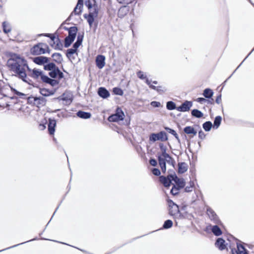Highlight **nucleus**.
Segmentation results:
<instances>
[{"label": "nucleus", "mask_w": 254, "mask_h": 254, "mask_svg": "<svg viewBox=\"0 0 254 254\" xmlns=\"http://www.w3.org/2000/svg\"><path fill=\"white\" fill-rule=\"evenodd\" d=\"M130 10V7L128 4H124L121 6L118 11V16L119 18H122L124 17Z\"/></svg>", "instance_id": "nucleus-22"}, {"label": "nucleus", "mask_w": 254, "mask_h": 254, "mask_svg": "<svg viewBox=\"0 0 254 254\" xmlns=\"http://www.w3.org/2000/svg\"><path fill=\"white\" fill-rule=\"evenodd\" d=\"M106 57L102 54L98 55L95 59L96 66L100 69H102L105 65Z\"/></svg>", "instance_id": "nucleus-19"}, {"label": "nucleus", "mask_w": 254, "mask_h": 254, "mask_svg": "<svg viewBox=\"0 0 254 254\" xmlns=\"http://www.w3.org/2000/svg\"><path fill=\"white\" fill-rule=\"evenodd\" d=\"M112 93L113 95L123 96L124 95V90L120 87L116 86L113 88L112 90Z\"/></svg>", "instance_id": "nucleus-50"}, {"label": "nucleus", "mask_w": 254, "mask_h": 254, "mask_svg": "<svg viewBox=\"0 0 254 254\" xmlns=\"http://www.w3.org/2000/svg\"><path fill=\"white\" fill-rule=\"evenodd\" d=\"M169 135L165 130H161L158 132L151 133L149 135L148 143L152 144L157 141L162 142L167 141Z\"/></svg>", "instance_id": "nucleus-5"}, {"label": "nucleus", "mask_w": 254, "mask_h": 254, "mask_svg": "<svg viewBox=\"0 0 254 254\" xmlns=\"http://www.w3.org/2000/svg\"><path fill=\"white\" fill-rule=\"evenodd\" d=\"M39 240V238H38V237H35V238H34L33 239H32L31 240L27 241L18 244H16V245H13V246H10L9 247L6 248L5 249H2L1 250H0V253L1 252H3V251H6L7 250H9V249H10L16 247H17L18 246L23 245L24 244H25V243H28V242H30L36 241V240Z\"/></svg>", "instance_id": "nucleus-51"}, {"label": "nucleus", "mask_w": 254, "mask_h": 254, "mask_svg": "<svg viewBox=\"0 0 254 254\" xmlns=\"http://www.w3.org/2000/svg\"><path fill=\"white\" fill-rule=\"evenodd\" d=\"M191 116L197 119H200L203 117L204 114L197 109H193L191 110Z\"/></svg>", "instance_id": "nucleus-44"}, {"label": "nucleus", "mask_w": 254, "mask_h": 254, "mask_svg": "<svg viewBox=\"0 0 254 254\" xmlns=\"http://www.w3.org/2000/svg\"><path fill=\"white\" fill-rule=\"evenodd\" d=\"M107 120L110 123H117L118 124H120V122H123V125L129 126L130 124L131 117L127 114L126 116L122 108L117 106L115 109V113L109 116Z\"/></svg>", "instance_id": "nucleus-3"}, {"label": "nucleus", "mask_w": 254, "mask_h": 254, "mask_svg": "<svg viewBox=\"0 0 254 254\" xmlns=\"http://www.w3.org/2000/svg\"><path fill=\"white\" fill-rule=\"evenodd\" d=\"M205 207L206 213L208 215L210 219L214 223L219 225L222 228L224 227L223 223L222 222L221 220L219 219L218 216L217 215L215 212L212 209V208L208 205H206Z\"/></svg>", "instance_id": "nucleus-9"}, {"label": "nucleus", "mask_w": 254, "mask_h": 254, "mask_svg": "<svg viewBox=\"0 0 254 254\" xmlns=\"http://www.w3.org/2000/svg\"><path fill=\"white\" fill-rule=\"evenodd\" d=\"M84 4V0H78L77 3L73 11L75 12L76 15H80L82 12Z\"/></svg>", "instance_id": "nucleus-23"}, {"label": "nucleus", "mask_w": 254, "mask_h": 254, "mask_svg": "<svg viewBox=\"0 0 254 254\" xmlns=\"http://www.w3.org/2000/svg\"><path fill=\"white\" fill-rule=\"evenodd\" d=\"M48 57L44 56L36 57L33 60V62L37 65L44 66L46 62L48 61Z\"/></svg>", "instance_id": "nucleus-26"}, {"label": "nucleus", "mask_w": 254, "mask_h": 254, "mask_svg": "<svg viewBox=\"0 0 254 254\" xmlns=\"http://www.w3.org/2000/svg\"><path fill=\"white\" fill-rule=\"evenodd\" d=\"M215 246L221 251L227 250L228 251V244L223 237H219L216 239Z\"/></svg>", "instance_id": "nucleus-13"}, {"label": "nucleus", "mask_w": 254, "mask_h": 254, "mask_svg": "<svg viewBox=\"0 0 254 254\" xmlns=\"http://www.w3.org/2000/svg\"><path fill=\"white\" fill-rule=\"evenodd\" d=\"M137 77L141 80H144L145 83L147 85H149L151 83V79H149L147 76L141 70H138L136 72Z\"/></svg>", "instance_id": "nucleus-30"}, {"label": "nucleus", "mask_w": 254, "mask_h": 254, "mask_svg": "<svg viewBox=\"0 0 254 254\" xmlns=\"http://www.w3.org/2000/svg\"><path fill=\"white\" fill-rule=\"evenodd\" d=\"M40 79L43 83L49 84L52 87H54L53 83L54 80L51 79V77L49 76V75H48L46 74L44 71L43 74H42Z\"/></svg>", "instance_id": "nucleus-28"}, {"label": "nucleus", "mask_w": 254, "mask_h": 254, "mask_svg": "<svg viewBox=\"0 0 254 254\" xmlns=\"http://www.w3.org/2000/svg\"><path fill=\"white\" fill-rule=\"evenodd\" d=\"M49 76L54 80L53 82L54 87L59 86L62 79H65V76L63 71L57 66L53 70L49 72Z\"/></svg>", "instance_id": "nucleus-7"}, {"label": "nucleus", "mask_w": 254, "mask_h": 254, "mask_svg": "<svg viewBox=\"0 0 254 254\" xmlns=\"http://www.w3.org/2000/svg\"><path fill=\"white\" fill-rule=\"evenodd\" d=\"M27 71L29 72L28 75L35 79H38L40 78L42 74L43 73L42 70L36 68L33 69L30 68V69H28Z\"/></svg>", "instance_id": "nucleus-18"}, {"label": "nucleus", "mask_w": 254, "mask_h": 254, "mask_svg": "<svg viewBox=\"0 0 254 254\" xmlns=\"http://www.w3.org/2000/svg\"><path fill=\"white\" fill-rule=\"evenodd\" d=\"M117 2L121 4H129L133 3L134 6L137 2V0H116Z\"/></svg>", "instance_id": "nucleus-54"}, {"label": "nucleus", "mask_w": 254, "mask_h": 254, "mask_svg": "<svg viewBox=\"0 0 254 254\" xmlns=\"http://www.w3.org/2000/svg\"><path fill=\"white\" fill-rule=\"evenodd\" d=\"M150 105L154 108H161L162 107V104L159 101H153L150 103Z\"/></svg>", "instance_id": "nucleus-64"}, {"label": "nucleus", "mask_w": 254, "mask_h": 254, "mask_svg": "<svg viewBox=\"0 0 254 254\" xmlns=\"http://www.w3.org/2000/svg\"><path fill=\"white\" fill-rule=\"evenodd\" d=\"M48 132L50 136H54L57 125V120L54 117L48 119Z\"/></svg>", "instance_id": "nucleus-11"}, {"label": "nucleus", "mask_w": 254, "mask_h": 254, "mask_svg": "<svg viewBox=\"0 0 254 254\" xmlns=\"http://www.w3.org/2000/svg\"><path fill=\"white\" fill-rule=\"evenodd\" d=\"M150 88L157 91L159 94H162L165 92L167 91L166 88L165 87H162V86H155L150 83L149 85H148Z\"/></svg>", "instance_id": "nucleus-40"}, {"label": "nucleus", "mask_w": 254, "mask_h": 254, "mask_svg": "<svg viewBox=\"0 0 254 254\" xmlns=\"http://www.w3.org/2000/svg\"><path fill=\"white\" fill-rule=\"evenodd\" d=\"M59 89V86L52 88V89H50L46 88H41L39 89V92L42 96L43 97H47L49 96H51L54 95L58 89Z\"/></svg>", "instance_id": "nucleus-16"}, {"label": "nucleus", "mask_w": 254, "mask_h": 254, "mask_svg": "<svg viewBox=\"0 0 254 254\" xmlns=\"http://www.w3.org/2000/svg\"><path fill=\"white\" fill-rule=\"evenodd\" d=\"M203 129L206 132H209L211 130L212 128H213V124L210 121L205 122L202 125Z\"/></svg>", "instance_id": "nucleus-48"}, {"label": "nucleus", "mask_w": 254, "mask_h": 254, "mask_svg": "<svg viewBox=\"0 0 254 254\" xmlns=\"http://www.w3.org/2000/svg\"><path fill=\"white\" fill-rule=\"evenodd\" d=\"M78 51L73 48L72 47L68 49L66 51L65 55L68 60L71 62V64H73L72 61L71 60V57L74 54L78 55Z\"/></svg>", "instance_id": "nucleus-36"}, {"label": "nucleus", "mask_w": 254, "mask_h": 254, "mask_svg": "<svg viewBox=\"0 0 254 254\" xmlns=\"http://www.w3.org/2000/svg\"><path fill=\"white\" fill-rule=\"evenodd\" d=\"M48 121L46 118L42 119L39 124V128L41 130H44L46 128V125L47 124Z\"/></svg>", "instance_id": "nucleus-55"}, {"label": "nucleus", "mask_w": 254, "mask_h": 254, "mask_svg": "<svg viewBox=\"0 0 254 254\" xmlns=\"http://www.w3.org/2000/svg\"><path fill=\"white\" fill-rule=\"evenodd\" d=\"M226 237L230 254H250L249 251L244 245L243 242L229 233H227Z\"/></svg>", "instance_id": "nucleus-2"}, {"label": "nucleus", "mask_w": 254, "mask_h": 254, "mask_svg": "<svg viewBox=\"0 0 254 254\" xmlns=\"http://www.w3.org/2000/svg\"><path fill=\"white\" fill-rule=\"evenodd\" d=\"M178 106L176 103L173 101H168L166 102V109L169 111H172L174 110H177Z\"/></svg>", "instance_id": "nucleus-47"}, {"label": "nucleus", "mask_w": 254, "mask_h": 254, "mask_svg": "<svg viewBox=\"0 0 254 254\" xmlns=\"http://www.w3.org/2000/svg\"><path fill=\"white\" fill-rule=\"evenodd\" d=\"M167 163L174 168L176 165V161L174 158L169 155V156H167Z\"/></svg>", "instance_id": "nucleus-57"}, {"label": "nucleus", "mask_w": 254, "mask_h": 254, "mask_svg": "<svg viewBox=\"0 0 254 254\" xmlns=\"http://www.w3.org/2000/svg\"><path fill=\"white\" fill-rule=\"evenodd\" d=\"M219 225L216 224V225H213L212 233L217 237L221 236L222 234V231L218 226Z\"/></svg>", "instance_id": "nucleus-46"}, {"label": "nucleus", "mask_w": 254, "mask_h": 254, "mask_svg": "<svg viewBox=\"0 0 254 254\" xmlns=\"http://www.w3.org/2000/svg\"><path fill=\"white\" fill-rule=\"evenodd\" d=\"M58 66L54 62H50V58L48 59V61L46 62L43 66V68L45 70L49 71L50 72L51 70L55 69Z\"/></svg>", "instance_id": "nucleus-33"}, {"label": "nucleus", "mask_w": 254, "mask_h": 254, "mask_svg": "<svg viewBox=\"0 0 254 254\" xmlns=\"http://www.w3.org/2000/svg\"><path fill=\"white\" fill-rule=\"evenodd\" d=\"M222 121V118L221 116L218 115L216 116L213 121V128L215 129H218L221 124Z\"/></svg>", "instance_id": "nucleus-45"}, {"label": "nucleus", "mask_w": 254, "mask_h": 254, "mask_svg": "<svg viewBox=\"0 0 254 254\" xmlns=\"http://www.w3.org/2000/svg\"><path fill=\"white\" fill-rule=\"evenodd\" d=\"M173 182H175V184L178 185V187L180 188L181 190L184 189L186 185V182L185 179L183 178H179L177 176V178L173 179Z\"/></svg>", "instance_id": "nucleus-34"}, {"label": "nucleus", "mask_w": 254, "mask_h": 254, "mask_svg": "<svg viewBox=\"0 0 254 254\" xmlns=\"http://www.w3.org/2000/svg\"><path fill=\"white\" fill-rule=\"evenodd\" d=\"M167 202L168 204V214L171 216L174 213V209L178 208L179 204H177L170 198L167 199Z\"/></svg>", "instance_id": "nucleus-21"}, {"label": "nucleus", "mask_w": 254, "mask_h": 254, "mask_svg": "<svg viewBox=\"0 0 254 254\" xmlns=\"http://www.w3.org/2000/svg\"><path fill=\"white\" fill-rule=\"evenodd\" d=\"M77 117L82 119H89L91 118L92 114L90 112H85L82 110L78 111L76 113Z\"/></svg>", "instance_id": "nucleus-32"}, {"label": "nucleus", "mask_w": 254, "mask_h": 254, "mask_svg": "<svg viewBox=\"0 0 254 254\" xmlns=\"http://www.w3.org/2000/svg\"><path fill=\"white\" fill-rule=\"evenodd\" d=\"M74 40L75 39L66 36L65 38L64 44V47L66 48L69 47L74 41Z\"/></svg>", "instance_id": "nucleus-53"}, {"label": "nucleus", "mask_w": 254, "mask_h": 254, "mask_svg": "<svg viewBox=\"0 0 254 254\" xmlns=\"http://www.w3.org/2000/svg\"><path fill=\"white\" fill-rule=\"evenodd\" d=\"M212 228L213 225H212L211 224H209L203 229V231L205 232L207 234H211L212 233Z\"/></svg>", "instance_id": "nucleus-63"}, {"label": "nucleus", "mask_w": 254, "mask_h": 254, "mask_svg": "<svg viewBox=\"0 0 254 254\" xmlns=\"http://www.w3.org/2000/svg\"><path fill=\"white\" fill-rule=\"evenodd\" d=\"M51 57L55 63L61 64L63 61L62 55L60 53H54Z\"/></svg>", "instance_id": "nucleus-38"}, {"label": "nucleus", "mask_w": 254, "mask_h": 254, "mask_svg": "<svg viewBox=\"0 0 254 254\" xmlns=\"http://www.w3.org/2000/svg\"><path fill=\"white\" fill-rule=\"evenodd\" d=\"M84 31L81 32H78L77 34V39L76 41H78V42L81 43L82 44V42L84 39Z\"/></svg>", "instance_id": "nucleus-59"}, {"label": "nucleus", "mask_w": 254, "mask_h": 254, "mask_svg": "<svg viewBox=\"0 0 254 254\" xmlns=\"http://www.w3.org/2000/svg\"><path fill=\"white\" fill-rule=\"evenodd\" d=\"M78 32V28L76 24H74L71 29L68 31L67 36L75 39Z\"/></svg>", "instance_id": "nucleus-41"}, {"label": "nucleus", "mask_w": 254, "mask_h": 254, "mask_svg": "<svg viewBox=\"0 0 254 254\" xmlns=\"http://www.w3.org/2000/svg\"><path fill=\"white\" fill-rule=\"evenodd\" d=\"M181 190V189L178 187L177 185L173 184L170 193L173 196H177L180 194Z\"/></svg>", "instance_id": "nucleus-42"}, {"label": "nucleus", "mask_w": 254, "mask_h": 254, "mask_svg": "<svg viewBox=\"0 0 254 254\" xmlns=\"http://www.w3.org/2000/svg\"><path fill=\"white\" fill-rule=\"evenodd\" d=\"M173 226V222L171 219H167L164 222L161 229L167 230L171 228Z\"/></svg>", "instance_id": "nucleus-49"}, {"label": "nucleus", "mask_w": 254, "mask_h": 254, "mask_svg": "<svg viewBox=\"0 0 254 254\" xmlns=\"http://www.w3.org/2000/svg\"><path fill=\"white\" fill-rule=\"evenodd\" d=\"M2 29L4 34H8L11 32L12 28L7 21H4L2 22Z\"/></svg>", "instance_id": "nucleus-43"}, {"label": "nucleus", "mask_w": 254, "mask_h": 254, "mask_svg": "<svg viewBox=\"0 0 254 254\" xmlns=\"http://www.w3.org/2000/svg\"><path fill=\"white\" fill-rule=\"evenodd\" d=\"M84 4L88 9V14H92V12L95 9H97L98 10V13H99V9L98 7V3L96 0H86L84 1Z\"/></svg>", "instance_id": "nucleus-15"}, {"label": "nucleus", "mask_w": 254, "mask_h": 254, "mask_svg": "<svg viewBox=\"0 0 254 254\" xmlns=\"http://www.w3.org/2000/svg\"><path fill=\"white\" fill-rule=\"evenodd\" d=\"M156 144L158 145L159 149L161 151V153L158 152L157 155H161L163 156H169V154L167 153V147L163 142L157 143Z\"/></svg>", "instance_id": "nucleus-31"}, {"label": "nucleus", "mask_w": 254, "mask_h": 254, "mask_svg": "<svg viewBox=\"0 0 254 254\" xmlns=\"http://www.w3.org/2000/svg\"><path fill=\"white\" fill-rule=\"evenodd\" d=\"M184 132L187 135H191L192 137L197 134V130L193 126H188L183 129Z\"/></svg>", "instance_id": "nucleus-25"}, {"label": "nucleus", "mask_w": 254, "mask_h": 254, "mask_svg": "<svg viewBox=\"0 0 254 254\" xmlns=\"http://www.w3.org/2000/svg\"><path fill=\"white\" fill-rule=\"evenodd\" d=\"M195 101L200 104H203L206 102L208 104L211 105V101L207 100L205 97H198L196 99Z\"/></svg>", "instance_id": "nucleus-56"}, {"label": "nucleus", "mask_w": 254, "mask_h": 254, "mask_svg": "<svg viewBox=\"0 0 254 254\" xmlns=\"http://www.w3.org/2000/svg\"><path fill=\"white\" fill-rule=\"evenodd\" d=\"M152 173L153 175L157 176V177H160L162 176L160 170V169L158 168H154L152 170Z\"/></svg>", "instance_id": "nucleus-62"}, {"label": "nucleus", "mask_w": 254, "mask_h": 254, "mask_svg": "<svg viewBox=\"0 0 254 254\" xmlns=\"http://www.w3.org/2000/svg\"><path fill=\"white\" fill-rule=\"evenodd\" d=\"M47 101V99L43 96L31 95L28 97L27 104L40 108V106H45Z\"/></svg>", "instance_id": "nucleus-8"}, {"label": "nucleus", "mask_w": 254, "mask_h": 254, "mask_svg": "<svg viewBox=\"0 0 254 254\" xmlns=\"http://www.w3.org/2000/svg\"><path fill=\"white\" fill-rule=\"evenodd\" d=\"M74 96L72 92L68 90H66L60 96L58 97H55L52 99V101H58V102H63V104L64 106H69L73 102Z\"/></svg>", "instance_id": "nucleus-6"}, {"label": "nucleus", "mask_w": 254, "mask_h": 254, "mask_svg": "<svg viewBox=\"0 0 254 254\" xmlns=\"http://www.w3.org/2000/svg\"><path fill=\"white\" fill-rule=\"evenodd\" d=\"M213 90L210 88L207 87L204 89L202 95L207 99L211 101V105L214 104V101L212 98L214 95Z\"/></svg>", "instance_id": "nucleus-20"}, {"label": "nucleus", "mask_w": 254, "mask_h": 254, "mask_svg": "<svg viewBox=\"0 0 254 254\" xmlns=\"http://www.w3.org/2000/svg\"><path fill=\"white\" fill-rule=\"evenodd\" d=\"M8 85L9 86L11 92L14 95H17L19 98L22 99H27L28 100L27 95L17 90L16 89L11 86L9 83H8Z\"/></svg>", "instance_id": "nucleus-24"}, {"label": "nucleus", "mask_w": 254, "mask_h": 254, "mask_svg": "<svg viewBox=\"0 0 254 254\" xmlns=\"http://www.w3.org/2000/svg\"><path fill=\"white\" fill-rule=\"evenodd\" d=\"M5 55L9 58L6 65L9 70L14 73L15 77L25 83H29L31 81L27 77L28 69H30L28 62L25 58L18 54L12 52L7 51Z\"/></svg>", "instance_id": "nucleus-1"}, {"label": "nucleus", "mask_w": 254, "mask_h": 254, "mask_svg": "<svg viewBox=\"0 0 254 254\" xmlns=\"http://www.w3.org/2000/svg\"><path fill=\"white\" fill-rule=\"evenodd\" d=\"M160 180L164 187L167 189H169L173 184L172 182H173L174 180L173 179H172L168 176L166 177L164 176H160Z\"/></svg>", "instance_id": "nucleus-27"}, {"label": "nucleus", "mask_w": 254, "mask_h": 254, "mask_svg": "<svg viewBox=\"0 0 254 254\" xmlns=\"http://www.w3.org/2000/svg\"><path fill=\"white\" fill-rule=\"evenodd\" d=\"M55 34L56 35H54L52 33H50L49 34H48L47 36V37H48L49 38L51 41L52 42V43H54V42H56V40H57V38L58 37H59V36H58V33L56 32L55 33Z\"/></svg>", "instance_id": "nucleus-58"}, {"label": "nucleus", "mask_w": 254, "mask_h": 254, "mask_svg": "<svg viewBox=\"0 0 254 254\" xmlns=\"http://www.w3.org/2000/svg\"><path fill=\"white\" fill-rule=\"evenodd\" d=\"M99 13L98 10L95 9L92 14L84 13L83 15L84 18L86 20L90 28H92L93 32H95L98 25V20L97 19Z\"/></svg>", "instance_id": "nucleus-4"}, {"label": "nucleus", "mask_w": 254, "mask_h": 254, "mask_svg": "<svg viewBox=\"0 0 254 254\" xmlns=\"http://www.w3.org/2000/svg\"><path fill=\"white\" fill-rule=\"evenodd\" d=\"M171 216H172L174 220H181L184 219H190L191 217H193V215L189 213L187 211L182 212L180 211L179 209H174V213Z\"/></svg>", "instance_id": "nucleus-10"}, {"label": "nucleus", "mask_w": 254, "mask_h": 254, "mask_svg": "<svg viewBox=\"0 0 254 254\" xmlns=\"http://www.w3.org/2000/svg\"><path fill=\"white\" fill-rule=\"evenodd\" d=\"M168 177L172 179L177 178V175L173 169H169L168 170Z\"/></svg>", "instance_id": "nucleus-61"}, {"label": "nucleus", "mask_w": 254, "mask_h": 254, "mask_svg": "<svg viewBox=\"0 0 254 254\" xmlns=\"http://www.w3.org/2000/svg\"><path fill=\"white\" fill-rule=\"evenodd\" d=\"M78 51L73 48L72 47L68 49L66 51L65 55L68 60L71 62V64H73L72 61L71 60V57L74 54L78 55Z\"/></svg>", "instance_id": "nucleus-35"}, {"label": "nucleus", "mask_w": 254, "mask_h": 254, "mask_svg": "<svg viewBox=\"0 0 254 254\" xmlns=\"http://www.w3.org/2000/svg\"><path fill=\"white\" fill-rule=\"evenodd\" d=\"M50 45L51 47L56 50H63L64 45H63L62 40L59 37L57 38V40L54 43H50Z\"/></svg>", "instance_id": "nucleus-29"}, {"label": "nucleus", "mask_w": 254, "mask_h": 254, "mask_svg": "<svg viewBox=\"0 0 254 254\" xmlns=\"http://www.w3.org/2000/svg\"><path fill=\"white\" fill-rule=\"evenodd\" d=\"M156 157H157L159 166L161 165H166L167 159L166 156H163L161 155H156Z\"/></svg>", "instance_id": "nucleus-52"}, {"label": "nucleus", "mask_w": 254, "mask_h": 254, "mask_svg": "<svg viewBox=\"0 0 254 254\" xmlns=\"http://www.w3.org/2000/svg\"><path fill=\"white\" fill-rule=\"evenodd\" d=\"M163 127L167 133H170L172 135H174L176 133V132H177V131L175 129L169 127L164 126Z\"/></svg>", "instance_id": "nucleus-60"}, {"label": "nucleus", "mask_w": 254, "mask_h": 254, "mask_svg": "<svg viewBox=\"0 0 254 254\" xmlns=\"http://www.w3.org/2000/svg\"><path fill=\"white\" fill-rule=\"evenodd\" d=\"M196 158L195 160L193 159V160L191 161H190V173L192 178H194L195 181L196 180L195 174V161H196Z\"/></svg>", "instance_id": "nucleus-37"}, {"label": "nucleus", "mask_w": 254, "mask_h": 254, "mask_svg": "<svg viewBox=\"0 0 254 254\" xmlns=\"http://www.w3.org/2000/svg\"><path fill=\"white\" fill-rule=\"evenodd\" d=\"M98 95L103 99H108L111 95L110 91L104 86L98 87L97 90Z\"/></svg>", "instance_id": "nucleus-17"}, {"label": "nucleus", "mask_w": 254, "mask_h": 254, "mask_svg": "<svg viewBox=\"0 0 254 254\" xmlns=\"http://www.w3.org/2000/svg\"><path fill=\"white\" fill-rule=\"evenodd\" d=\"M193 105L192 101L185 100L180 106H178L177 111L180 112H189Z\"/></svg>", "instance_id": "nucleus-14"}, {"label": "nucleus", "mask_w": 254, "mask_h": 254, "mask_svg": "<svg viewBox=\"0 0 254 254\" xmlns=\"http://www.w3.org/2000/svg\"><path fill=\"white\" fill-rule=\"evenodd\" d=\"M42 46V42H39L35 44L30 48V54L33 56H39L46 54V51L43 49Z\"/></svg>", "instance_id": "nucleus-12"}, {"label": "nucleus", "mask_w": 254, "mask_h": 254, "mask_svg": "<svg viewBox=\"0 0 254 254\" xmlns=\"http://www.w3.org/2000/svg\"><path fill=\"white\" fill-rule=\"evenodd\" d=\"M188 169V165L185 162H181L179 163L178 166V172L180 174L185 173Z\"/></svg>", "instance_id": "nucleus-39"}]
</instances>
